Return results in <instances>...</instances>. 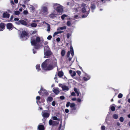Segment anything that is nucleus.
Masks as SVG:
<instances>
[{"mask_svg": "<svg viewBox=\"0 0 130 130\" xmlns=\"http://www.w3.org/2000/svg\"><path fill=\"white\" fill-rule=\"evenodd\" d=\"M55 122V121H52V120H50L49 122V123L50 125H52V124H54Z\"/></svg>", "mask_w": 130, "mask_h": 130, "instance_id": "bb28decb", "label": "nucleus"}, {"mask_svg": "<svg viewBox=\"0 0 130 130\" xmlns=\"http://www.w3.org/2000/svg\"><path fill=\"white\" fill-rule=\"evenodd\" d=\"M66 53V52L65 50H62L61 52V54L62 56H63Z\"/></svg>", "mask_w": 130, "mask_h": 130, "instance_id": "2f4dec72", "label": "nucleus"}, {"mask_svg": "<svg viewBox=\"0 0 130 130\" xmlns=\"http://www.w3.org/2000/svg\"><path fill=\"white\" fill-rule=\"evenodd\" d=\"M71 95L72 96H75V93L74 92H72L71 93Z\"/></svg>", "mask_w": 130, "mask_h": 130, "instance_id": "13d9d810", "label": "nucleus"}, {"mask_svg": "<svg viewBox=\"0 0 130 130\" xmlns=\"http://www.w3.org/2000/svg\"><path fill=\"white\" fill-rule=\"evenodd\" d=\"M13 19V15H12L11 16V17H10V20L11 21H12V20Z\"/></svg>", "mask_w": 130, "mask_h": 130, "instance_id": "bf43d9fd", "label": "nucleus"}, {"mask_svg": "<svg viewBox=\"0 0 130 130\" xmlns=\"http://www.w3.org/2000/svg\"><path fill=\"white\" fill-rule=\"evenodd\" d=\"M5 25L3 23L0 24V31L3 30L5 29Z\"/></svg>", "mask_w": 130, "mask_h": 130, "instance_id": "dca6fc26", "label": "nucleus"}, {"mask_svg": "<svg viewBox=\"0 0 130 130\" xmlns=\"http://www.w3.org/2000/svg\"><path fill=\"white\" fill-rule=\"evenodd\" d=\"M40 99V96H37L36 98V99L37 100H39Z\"/></svg>", "mask_w": 130, "mask_h": 130, "instance_id": "6e6d98bb", "label": "nucleus"}, {"mask_svg": "<svg viewBox=\"0 0 130 130\" xmlns=\"http://www.w3.org/2000/svg\"><path fill=\"white\" fill-rule=\"evenodd\" d=\"M119 120L120 122H122L124 121L123 118L122 117H121L120 118Z\"/></svg>", "mask_w": 130, "mask_h": 130, "instance_id": "4c0bfd02", "label": "nucleus"}, {"mask_svg": "<svg viewBox=\"0 0 130 130\" xmlns=\"http://www.w3.org/2000/svg\"><path fill=\"white\" fill-rule=\"evenodd\" d=\"M38 93L40 95L42 96L45 95L46 96L48 94V92L46 90L43 89V88L41 87V89L38 92Z\"/></svg>", "mask_w": 130, "mask_h": 130, "instance_id": "1a4fd4ad", "label": "nucleus"}, {"mask_svg": "<svg viewBox=\"0 0 130 130\" xmlns=\"http://www.w3.org/2000/svg\"><path fill=\"white\" fill-rule=\"evenodd\" d=\"M111 110L112 111H114L115 110V108L113 106H112L111 107Z\"/></svg>", "mask_w": 130, "mask_h": 130, "instance_id": "a19ab883", "label": "nucleus"}, {"mask_svg": "<svg viewBox=\"0 0 130 130\" xmlns=\"http://www.w3.org/2000/svg\"><path fill=\"white\" fill-rule=\"evenodd\" d=\"M56 40L58 42H59L60 41V39L58 37L56 39Z\"/></svg>", "mask_w": 130, "mask_h": 130, "instance_id": "4d7b16f0", "label": "nucleus"}, {"mask_svg": "<svg viewBox=\"0 0 130 130\" xmlns=\"http://www.w3.org/2000/svg\"><path fill=\"white\" fill-rule=\"evenodd\" d=\"M19 20V19L18 18H15L14 19V21H18Z\"/></svg>", "mask_w": 130, "mask_h": 130, "instance_id": "338daca9", "label": "nucleus"}, {"mask_svg": "<svg viewBox=\"0 0 130 130\" xmlns=\"http://www.w3.org/2000/svg\"><path fill=\"white\" fill-rule=\"evenodd\" d=\"M63 75V72L61 71H59L58 73V75L59 77H61Z\"/></svg>", "mask_w": 130, "mask_h": 130, "instance_id": "b1692460", "label": "nucleus"}, {"mask_svg": "<svg viewBox=\"0 0 130 130\" xmlns=\"http://www.w3.org/2000/svg\"><path fill=\"white\" fill-rule=\"evenodd\" d=\"M76 72L79 75H80L81 74V72L79 71H77Z\"/></svg>", "mask_w": 130, "mask_h": 130, "instance_id": "3c124183", "label": "nucleus"}, {"mask_svg": "<svg viewBox=\"0 0 130 130\" xmlns=\"http://www.w3.org/2000/svg\"><path fill=\"white\" fill-rule=\"evenodd\" d=\"M23 13L25 14H27L28 13V12L27 10H25L23 12Z\"/></svg>", "mask_w": 130, "mask_h": 130, "instance_id": "49530a36", "label": "nucleus"}, {"mask_svg": "<svg viewBox=\"0 0 130 130\" xmlns=\"http://www.w3.org/2000/svg\"><path fill=\"white\" fill-rule=\"evenodd\" d=\"M70 51L71 52V57H69L68 60L67 61V62H68L69 61V65H71L73 62L72 61H71L72 59V58L74 55V52L73 47L72 46H70Z\"/></svg>", "mask_w": 130, "mask_h": 130, "instance_id": "6e6552de", "label": "nucleus"}, {"mask_svg": "<svg viewBox=\"0 0 130 130\" xmlns=\"http://www.w3.org/2000/svg\"><path fill=\"white\" fill-rule=\"evenodd\" d=\"M91 8L92 10H94L96 8L95 5L94 4H91Z\"/></svg>", "mask_w": 130, "mask_h": 130, "instance_id": "5701e85b", "label": "nucleus"}, {"mask_svg": "<svg viewBox=\"0 0 130 130\" xmlns=\"http://www.w3.org/2000/svg\"><path fill=\"white\" fill-rule=\"evenodd\" d=\"M13 26L10 23H8L7 25V27L9 30H11L13 28Z\"/></svg>", "mask_w": 130, "mask_h": 130, "instance_id": "4468645a", "label": "nucleus"}, {"mask_svg": "<svg viewBox=\"0 0 130 130\" xmlns=\"http://www.w3.org/2000/svg\"><path fill=\"white\" fill-rule=\"evenodd\" d=\"M15 23L18 25L20 24H21L20 23V20L16 22Z\"/></svg>", "mask_w": 130, "mask_h": 130, "instance_id": "864d4df0", "label": "nucleus"}, {"mask_svg": "<svg viewBox=\"0 0 130 130\" xmlns=\"http://www.w3.org/2000/svg\"><path fill=\"white\" fill-rule=\"evenodd\" d=\"M60 99L61 100H63L65 99V97L63 96H61L60 97Z\"/></svg>", "mask_w": 130, "mask_h": 130, "instance_id": "de8ad7c7", "label": "nucleus"}, {"mask_svg": "<svg viewBox=\"0 0 130 130\" xmlns=\"http://www.w3.org/2000/svg\"><path fill=\"white\" fill-rule=\"evenodd\" d=\"M11 3L12 5H14V4L13 1H12L10 2Z\"/></svg>", "mask_w": 130, "mask_h": 130, "instance_id": "69168bd1", "label": "nucleus"}, {"mask_svg": "<svg viewBox=\"0 0 130 130\" xmlns=\"http://www.w3.org/2000/svg\"><path fill=\"white\" fill-rule=\"evenodd\" d=\"M83 8H82V11L83 13L86 12L85 14L82 16V18H86L89 13L90 9L89 7L84 4H83L82 5Z\"/></svg>", "mask_w": 130, "mask_h": 130, "instance_id": "7ed1b4c3", "label": "nucleus"}, {"mask_svg": "<svg viewBox=\"0 0 130 130\" xmlns=\"http://www.w3.org/2000/svg\"><path fill=\"white\" fill-rule=\"evenodd\" d=\"M56 15L54 13H52L50 14L49 15V16L51 18H53L54 17H56Z\"/></svg>", "mask_w": 130, "mask_h": 130, "instance_id": "393cba45", "label": "nucleus"}, {"mask_svg": "<svg viewBox=\"0 0 130 130\" xmlns=\"http://www.w3.org/2000/svg\"><path fill=\"white\" fill-rule=\"evenodd\" d=\"M105 127L104 126H102L101 127V130H105Z\"/></svg>", "mask_w": 130, "mask_h": 130, "instance_id": "a18cd8bd", "label": "nucleus"}, {"mask_svg": "<svg viewBox=\"0 0 130 130\" xmlns=\"http://www.w3.org/2000/svg\"><path fill=\"white\" fill-rule=\"evenodd\" d=\"M10 14L7 13H4L3 14V17L4 18H8L9 17Z\"/></svg>", "mask_w": 130, "mask_h": 130, "instance_id": "f3484780", "label": "nucleus"}, {"mask_svg": "<svg viewBox=\"0 0 130 130\" xmlns=\"http://www.w3.org/2000/svg\"><path fill=\"white\" fill-rule=\"evenodd\" d=\"M57 65V61L54 59L52 61L50 59L46 60L42 64V68L44 70H50L52 69L54 66Z\"/></svg>", "mask_w": 130, "mask_h": 130, "instance_id": "f257e3e1", "label": "nucleus"}, {"mask_svg": "<svg viewBox=\"0 0 130 130\" xmlns=\"http://www.w3.org/2000/svg\"><path fill=\"white\" fill-rule=\"evenodd\" d=\"M14 13L16 15H18L20 13V12L19 11H16L14 12Z\"/></svg>", "mask_w": 130, "mask_h": 130, "instance_id": "f704fd0d", "label": "nucleus"}, {"mask_svg": "<svg viewBox=\"0 0 130 130\" xmlns=\"http://www.w3.org/2000/svg\"><path fill=\"white\" fill-rule=\"evenodd\" d=\"M30 26L32 27H36L37 26V24L36 23H33L31 24Z\"/></svg>", "mask_w": 130, "mask_h": 130, "instance_id": "cd10ccee", "label": "nucleus"}, {"mask_svg": "<svg viewBox=\"0 0 130 130\" xmlns=\"http://www.w3.org/2000/svg\"><path fill=\"white\" fill-rule=\"evenodd\" d=\"M38 128L39 130H43L44 129V126L42 125H38Z\"/></svg>", "mask_w": 130, "mask_h": 130, "instance_id": "aec40b11", "label": "nucleus"}, {"mask_svg": "<svg viewBox=\"0 0 130 130\" xmlns=\"http://www.w3.org/2000/svg\"><path fill=\"white\" fill-rule=\"evenodd\" d=\"M69 73L72 76H74L76 75V72L74 71H73L72 70L69 71Z\"/></svg>", "mask_w": 130, "mask_h": 130, "instance_id": "a211bd4d", "label": "nucleus"}, {"mask_svg": "<svg viewBox=\"0 0 130 130\" xmlns=\"http://www.w3.org/2000/svg\"><path fill=\"white\" fill-rule=\"evenodd\" d=\"M66 27L65 26L63 27L58 28L57 29V30L59 31L60 30H63L66 29Z\"/></svg>", "mask_w": 130, "mask_h": 130, "instance_id": "4be33fe9", "label": "nucleus"}, {"mask_svg": "<svg viewBox=\"0 0 130 130\" xmlns=\"http://www.w3.org/2000/svg\"><path fill=\"white\" fill-rule=\"evenodd\" d=\"M52 119L53 120H58V121H59L60 120L59 119H58L57 117L55 116H54V117H53Z\"/></svg>", "mask_w": 130, "mask_h": 130, "instance_id": "473e14b6", "label": "nucleus"}, {"mask_svg": "<svg viewBox=\"0 0 130 130\" xmlns=\"http://www.w3.org/2000/svg\"><path fill=\"white\" fill-rule=\"evenodd\" d=\"M71 3L69 2H67V5H70V6H71Z\"/></svg>", "mask_w": 130, "mask_h": 130, "instance_id": "e2e57ef3", "label": "nucleus"}, {"mask_svg": "<svg viewBox=\"0 0 130 130\" xmlns=\"http://www.w3.org/2000/svg\"><path fill=\"white\" fill-rule=\"evenodd\" d=\"M74 17L76 19H77L79 18L80 17L78 16L77 15H74Z\"/></svg>", "mask_w": 130, "mask_h": 130, "instance_id": "58836bf2", "label": "nucleus"}, {"mask_svg": "<svg viewBox=\"0 0 130 130\" xmlns=\"http://www.w3.org/2000/svg\"><path fill=\"white\" fill-rule=\"evenodd\" d=\"M65 111L66 113H67L69 112V110L68 109H66L65 110Z\"/></svg>", "mask_w": 130, "mask_h": 130, "instance_id": "603ef678", "label": "nucleus"}, {"mask_svg": "<svg viewBox=\"0 0 130 130\" xmlns=\"http://www.w3.org/2000/svg\"><path fill=\"white\" fill-rule=\"evenodd\" d=\"M53 100V98L51 96L48 97L47 99V101L49 102H51Z\"/></svg>", "mask_w": 130, "mask_h": 130, "instance_id": "a878e982", "label": "nucleus"}, {"mask_svg": "<svg viewBox=\"0 0 130 130\" xmlns=\"http://www.w3.org/2000/svg\"><path fill=\"white\" fill-rule=\"evenodd\" d=\"M52 38V37L51 35L48 36L47 37V39L48 40H50Z\"/></svg>", "mask_w": 130, "mask_h": 130, "instance_id": "c03bdc74", "label": "nucleus"}, {"mask_svg": "<svg viewBox=\"0 0 130 130\" xmlns=\"http://www.w3.org/2000/svg\"><path fill=\"white\" fill-rule=\"evenodd\" d=\"M59 34V31L56 32H55L54 33V34H53V36L54 37L55 36V35H56Z\"/></svg>", "mask_w": 130, "mask_h": 130, "instance_id": "ea45409f", "label": "nucleus"}, {"mask_svg": "<svg viewBox=\"0 0 130 130\" xmlns=\"http://www.w3.org/2000/svg\"><path fill=\"white\" fill-rule=\"evenodd\" d=\"M44 58H47L51 55L52 52L48 46H46L44 47Z\"/></svg>", "mask_w": 130, "mask_h": 130, "instance_id": "20e7f679", "label": "nucleus"}, {"mask_svg": "<svg viewBox=\"0 0 130 130\" xmlns=\"http://www.w3.org/2000/svg\"><path fill=\"white\" fill-rule=\"evenodd\" d=\"M75 106V104L74 103H72L70 104V107L72 110H75V109L74 108Z\"/></svg>", "mask_w": 130, "mask_h": 130, "instance_id": "412c9836", "label": "nucleus"}, {"mask_svg": "<svg viewBox=\"0 0 130 130\" xmlns=\"http://www.w3.org/2000/svg\"><path fill=\"white\" fill-rule=\"evenodd\" d=\"M76 100V98H73L72 99V100L73 101H75Z\"/></svg>", "mask_w": 130, "mask_h": 130, "instance_id": "774afa93", "label": "nucleus"}, {"mask_svg": "<svg viewBox=\"0 0 130 130\" xmlns=\"http://www.w3.org/2000/svg\"><path fill=\"white\" fill-rule=\"evenodd\" d=\"M20 22L21 24L25 25L27 26L28 27H29L30 25H28L27 23L26 22L23 20H20Z\"/></svg>", "mask_w": 130, "mask_h": 130, "instance_id": "2eb2a0df", "label": "nucleus"}, {"mask_svg": "<svg viewBox=\"0 0 130 130\" xmlns=\"http://www.w3.org/2000/svg\"><path fill=\"white\" fill-rule=\"evenodd\" d=\"M74 90L76 93H77L79 92V91L76 88H74Z\"/></svg>", "mask_w": 130, "mask_h": 130, "instance_id": "c9c22d12", "label": "nucleus"}, {"mask_svg": "<svg viewBox=\"0 0 130 130\" xmlns=\"http://www.w3.org/2000/svg\"><path fill=\"white\" fill-rule=\"evenodd\" d=\"M118 117V116L116 114H114L113 115V117L115 119H117Z\"/></svg>", "mask_w": 130, "mask_h": 130, "instance_id": "c756f323", "label": "nucleus"}, {"mask_svg": "<svg viewBox=\"0 0 130 130\" xmlns=\"http://www.w3.org/2000/svg\"><path fill=\"white\" fill-rule=\"evenodd\" d=\"M52 105L53 106H54L55 105V101H53L52 103Z\"/></svg>", "mask_w": 130, "mask_h": 130, "instance_id": "09e8293b", "label": "nucleus"}, {"mask_svg": "<svg viewBox=\"0 0 130 130\" xmlns=\"http://www.w3.org/2000/svg\"><path fill=\"white\" fill-rule=\"evenodd\" d=\"M90 78V76L87 74H86L85 76L83 77V79L85 81H87L89 80Z\"/></svg>", "mask_w": 130, "mask_h": 130, "instance_id": "ddd939ff", "label": "nucleus"}, {"mask_svg": "<svg viewBox=\"0 0 130 130\" xmlns=\"http://www.w3.org/2000/svg\"><path fill=\"white\" fill-rule=\"evenodd\" d=\"M123 96V95L121 93H119L118 95V97L119 98H121Z\"/></svg>", "mask_w": 130, "mask_h": 130, "instance_id": "e433bc0d", "label": "nucleus"}, {"mask_svg": "<svg viewBox=\"0 0 130 130\" xmlns=\"http://www.w3.org/2000/svg\"><path fill=\"white\" fill-rule=\"evenodd\" d=\"M71 23L69 21H68L67 22V25L68 26H70L71 25Z\"/></svg>", "mask_w": 130, "mask_h": 130, "instance_id": "79ce46f5", "label": "nucleus"}, {"mask_svg": "<svg viewBox=\"0 0 130 130\" xmlns=\"http://www.w3.org/2000/svg\"><path fill=\"white\" fill-rule=\"evenodd\" d=\"M70 102H68L67 103L66 106L67 107H68L69 106H70Z\"/></svg>", "mask_w": 130, "mask_h": 130, "instance_id": "37998d69", "label": "nucleus"}, {"mask_svg": "<svg viewBox=\"0 0 130 130\" xmlns=\"http://www.w3.org/2000/svg\"><path fill=\"white\" fill-rule=\"evenodd\" d=\"M40 65L39 64H37L36 66V69L38 71L40 70Z\"/></svg>", "mask_w": 130, "mask_h": 130, "instance_id": "7c9ffc66", "label": "nucleus"}, {"mask_svg": "<svg viewBox=\"0 0 130 130\" xmlns=\"http://www.w3.org/2000/svg\"><path fill=\"white\" fill-rule=\"evenodd\" d=\"M14 1L15 3L17 4L18 2V0H14Z\"/></svg>", "mask_w": 130, "mask_h": 130, "instance_id": "0e129e2a", "label": "nucleus"}, {"mask_svg": "<svg viewBox=\"0 0 130 130\" xmlns=\"http://www.w3.org/2000/svg\"><path fill=\"white\" fill-rule=\"evenodd\" d=\"M77 101L78 102H81V100L80 99L78 98L77 100Z\"/></svg>", "mask_w": 130, "mask_h": 130, "instance_id": "5fc2aeb1", "label": "nucleus"}, {"mask_svg": "<svg viewBox=\"0 0 130 130\" xmlns=\"http://www.w3.org/2000/svg\"><path fill=\"white\" fill-rule=\"evenodd\" d=\"M67 15H66L64 14L61 16V18L62 20H63L64 19V18L67 17Z\"/></svg>", "mask_w": 130, "mask_h": 130, "instance_id": "72a5a7b5", "label": "nucleus"}, {"mask_svg": "<svg viewBox=\"0 0 130 130\" xmlns=\"http://www.w3.org/2000/svg\"><path fill=\"white\" fill-rule=\"evenodd\" d=\"M42 115L44 118H47L50 115L49 113L46 111H43L42 112Z\"/></svg>", "mask_w": 130, "mask_h": 130, "instance_id": "9b49d317", "label": "nucleus"}, {"mask_svg": "<svg viewBox=\"0 0 130 130\" xmlns=\"http://www.w3.org/2000/svg\"><path fill=\"white\" fill-rule=\"evenodd\" d=\"M28 7L31 11H33L35 10L34 7L30 5H28Z\"/></svg>", "mask_w": 130, "mask_h": 130, "instance_id": "6ab92c4d", "label": "nucleus"}, {"mask_svg": "<svg viewBox=\"0 0 130 130\" xmlns=\"http://www.w3.org/2000/svg\"><path fill=\"white\" fill-rule=\"evenodd\" d=\"M40 39L39 36H36L32 37L31 39V45L34 46V48L38 49L40 47V45L38 43L40 41Z\"/></svg>", "mask_w": 130, "mask_h": 130, "instance_id": "f03ea898", "label": "nucleus"}, {"mask_svg": "<svg viewBox=\"0 0 130 130\" xmlns=\"http://www.w3.org/2000/svg\"><path fill=\"white\" fill-rule=\"evenodd\" d=\"M30 0H24V3L26 4L27 2L29 1Z\"/></svg>", "mask_w": 130, "mask_h": 130, "instance_id": "680f3d73", "label": "nucleus"}, {"mask_svg": "<svg viewBox=\"0 0 130 130\" xmlns=\"http://www.w3.org/2000/svg\"><path fill=\"white\" fill-rule=\"evenodd\" d=\"M70 55V51H68L67 53V57H69Z\"/></svg>", "mask_w": 130, "mask_h": 130, "instance_id": "8fccbe9b", "label": "nucleus"}, {"mask_svg": "<svg viewBox=\"0 0 130 130\" xmlns=\"http://www.w3.org/2000/svg\"><path fill=\"white\" fill-rule=\"evenodd\" d=\"M53 91L54 93L56 94H58L60 92L59 89L57 87L54 88Z\"/></svg>", "mask_w": 130, "mask_h": 130, "instance_id": "f8f14e48", "label": "nucleus"}, {"mask_svg": "<svg viewBox=\"0 0 130 130\" xmlns=\"http://www.w3.org/2000/svg\"><path fill=\"white\" fill-rule=\"evenodd\" d=\"M53 7L59 13L62 14L63 11V7L58 4H54Z\"/></svg>", "mask_w": 130, "mask_h": 130, "instance_id": "39448f33", "label": "nucleus"}, {"mask_svg": "<svg viewBox=\"0 0 130 130\" xmlns=\"http://www.w3.org/2000/svg\"><path fill=\"white\" fill-rule=\"evenodd\" d=\"M70 37V34H69L68 33L67 35V38L68 39Z\"/></svg>", "mask_w": 130, "mask_h": 130, "instance_id": "052dcab7", "label": "nucleus"}, {"mask_svg": "<svg viewBox=\"0 0 130 130\" xmlns=\"http://www.w3.org/2000/svg\"><path fill=\"white\" fill-rule=\"evenodd\" d=\"M20 37L22 40H25L28 38V35L26 32L23 31L22 34L20 35Z\"/></svg>", "mask_w": 130, "mask_h": 130, "instance_id": "423d86ee", "label": "nucleus"}, {"mask_svg": "<svg viewBox=\"0 0 130 130\" xmlns=\"http://www.w3.org/2000/svg\"><path fill=\"white\" fill-rule=\"evenodd\" d=\"M59 86L62 88L63 91L65 92H66L69 90L68 87L64 84H59Z\"/></svg>", "mask_w": 130, "mask_h": 130, "instance_id": "9d476101", "label": "nucleus"}, {"mask_svg": "<svg viewBox=\"0 0 130 130\" xmlns=\"http://www.w3.org/2000/svg\"><path fill=\"white\" fill-rule=\"evenodd\" d=\"M46 24L47 25V31H49L50 30V25L47 23H46Z\"/></svg>", "mask_w": 130, "mask_h": 130, "instance_id": "c85d7f7f", "label": "nucleus"}, {"mask_svg": "<svg viewBox=\"0 0 130 130\" xmlns=\"http://www.w3.org/2000/svg\"><path fill=\"white\" fill-rule=\"evenodd\" d=\"M39 13L43 15L47 14L48 13L47 8L44 6H42L41 10L39 11Z\"/></svg>", "mask_w": 130, "mask_h": 130, "instance_id": "0eeeda50", "label": "nucleus"}]
</instances>
